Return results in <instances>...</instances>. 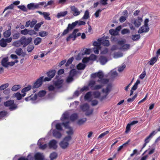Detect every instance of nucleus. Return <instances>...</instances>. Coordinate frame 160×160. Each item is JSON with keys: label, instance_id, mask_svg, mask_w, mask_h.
Masks as SVG:
<instances>
[{"label": "nucleus", "instance_id": "f257e3e1", "mask_svg": "<svg viewBox=\"0 0 160 160\" xmlns=\"http://www.w3.org/2000/svg\"><path fill=\"white\" fill-rule=\"evenodd\" d=\"M72 137L69 136L65 137L59 143L60 147L62 149H65L67 148L69 145L68 142L71 140Z\"/></svg>", "mask_w": 160, "mask_h": 160}, {"label": "nucleus", "instance_id": "f03ea898", "mask_svg": "<svg viewBox=\"0 0 160 160\" xmlns=\"http://www.w3.org/2000/svg\"><path fill=\"white\" fill-rule=\"evenodd\" d=\"M97 77L99 78L97 82L100 84H106L109 82V80L106 78H103L104 74L101 72H97Z\"/></svg>", "mask_w": 160, "mask_h": 160}, {"label": "nucleus", "instance_id": "7ed1b4c3", "mask_svg": "<svg viewBox=\"0 0 160 160\" xmlns=\"http://www.w3.org/2000/svg\"><path fill=\"white\" fill-rule=\"evenodd\" d=\"M4 105L6 107H9L11 111L15 110L17 108V105L14 103L13 100H8L4 102Z\"/></svg>", "mask_w": 160, "mask_h": 160}, {"label": "nucleus", "instance_id": "20e7f679", "mask_svg": "<svg viewBox=\"0 0 160 160\" xmlns=\"http://www.w3.org/2000/svg\"><path fill=\"white\" fill-rule=\"evenodd\" d=\"M19 40L21 43L23 45V47L25 48L32 42V38L29 37L27 38L25 36H22Z\"/></svg>", "mask_w": 160, "mask_h": 160}, {"label": "nucleus", "instance_id": "39448f33", "mask_svg": "<svg viewBox=\"0 0 160 160\" xmlns=\"http://www.w3.org/2000/svg\"><path fill=\"white\" fill-rule=\"evenodd\" d=\"M56 71L54 70H51L47 72V74L48 77H45L44 79V81H49L55 76Z\"/></svg>", "mask_w": 160, "mask_h": 160}, {"label": "nucleus", "instance_id": "423d86ee", "mask_svg": "<svg viewBox=\"0 0 160 160\" xmlns=\"http://www.w3.org/2000/svg\"><path fill=\"white\" fill-rule=\"evenodd\" d=\"M44 77L42 76L38 79L34 83L33 88H37L40 87L42 85L44 81Z\"/></svg>", "mask_w": 160, "mask_h": 160}, {"label": "nucleus", "instance_id": "0eeeda50", "mask_svg": "<svg viewBox=\"0 0 160 160\" xmlns=\"http://www.w3.org/2000/svg\"><path fill=\"white\" fill-rule=\"evenodd\" d=\"M53 85L56 89H59L63 87V80L62 79H58L55 81H53Z\"/></svg>", "mask_w": 160, "mask_h": 160}, {"label": "nucleus", "instance_id": "6e6552de", "mask_svg": "<svg viewBox=\"0 0 160 160\" xmlns=\"http://www.w3.org/2000/svg\"><path fill=\"white\" fill-rule=\"evenodd\" d=\"M12 41L11 37L6 39L2 38L0 40V46L3 48L5 47L7 45V43L10 42Z\"/></svg>", "mask_w": 160, "mask_h": 160}, {"label": "nucleus", "instance_id": "1a4fd4ad", "mask_svg": "<svg viewBox=\"0 0 160 160\" xmlns=\"http://www.w3.org/2000/svg\"><path fill=\"white\" fill-rule=\"evenodd\" d=\"M78 31V29H74L73 32L67 38V41L68 42L71 39H72L73 41H74L76 38V34Z\"/></svg>", "mask_w": 160, "mask_h": 160}, {"label": "nucleus", "instance_id": "9d476101", "mask_svg": "<svg viewBox=\"0 0 160 160\" xmlns=\"http://www.w3.org/2000/svg\"><path fill=\"white\" fill-rule=\"evenodd\" d=\"M57 142L56 140L54 139L51 140L48 143L49 148L56 149L57 148Z\"/></svg>", "mask_w": 160, "mask_h": 160}, {"label": "nucleus", "instance_id": "9b49d317", "mask_svg": "<svg viewBox=\"0 0 160 160\" xmlns=\"http://www.w3.org/2000/svg\"><path fill=\"white\" fill-rule=\"evenodd\" d=\"M88 90L89 88L88 86H84L80 89V91L78 90L75 91L74 93V95L76 97H78L80 93H82L84 91H87Z\"/></svg>", "mask_w": 160, "mask_h": 160}, {"label": "nucleus", "instance_id": "f8f14e48", "mask_svg": "<svg viewBox=\"0 0 160 160\" xmlns=\"http://www.w3.org/2000/svg\"><path fill=\"white\" fill-rule=\"evenodd\" d=\"M149 30V28L148 26H142L139 28L138 31V33L139 34H141L143 32L146 33L148 32Z\"/></svg>", "mask_w": 160, "mask_h": 160}, {"label": "nucleus", "instance_id": "ddd939ff", "mask_svg": "<svg viewBox=\"0 0 160 160\" xmlns=\"http://www.w3.org/2000/svg\"><path fill=\"white\" fill-rule=\"evenodd\" d=\"M142 21V18L138 17L137 19L134 20L133 23L136 27L138 28L141 25Z\"/></svg>", "mask_w": 160, "mask_h": 160}, {"label": "nucleus", "instance_id": "4468645a", "mask_svg": "<svg viewBox=\"0 0 160 160\" xmlns=\"http://www.w3.org/2000/svg\"><path fill=\"white\" fill-rule=\"evenodd\" d=\"M28 9L29 10H34L39 8V4L38 3H31L28 4L27 6Z\"/></svg>", "mask_w": 160, "mask_h": 160}, {"label": "nucleus", "instance_id": "2eb2a0df", "mask_svg": "<svg viewBox=\"0 0 160 160\" xmlns=\"http://www.w3.org/2000/svg\"><path fill=\"white\" fill-rule=\"evenodd\" d=\"M8 26L9 27L8 30H7L3 33V37L5 38H8L11 36V26L10 24H9Z\"/></svg>", "mask_w": 160, "mask_h": 160}, {"label": "nucleus", "instance_id": "dca6fc26", "mask_svg": "<svg viewBox=\"0 0 160 160\" xmlns=\"http://www.w3.org/2000/svg\"><path fill=\"white\" fill-rule=\"evenodd\" d=\"M34 158L35 160H43L44 157L42 153L38 152L35 154Z\"/></svg>", "mask_w": 160, "mask_h": 160}, {"label": "nucleus", "instance_id": "f3484780", "mask_svg": "<svg viewBox=\"0 0 160 160\" xmlns=\"http://www.w3.org/2000/svg\"><path fill=\"white\" fill-rule=\"evenodd\" d=\"M99 60L102 65L105 64L108 61L107 58L103 56H100L99 58Z\"/></svg>", "mask_w": 160, "mask_h": 160}, {"label": "nucleus", "instance_id": "a211bd4d", "mask_svg": "<svg viewBox=\"0 0 160 160\" xmlns=\"http://www.w3.org/2000/svg\"><path fill=\"white\" fill-rule=\"evenodd\" d=\"M70 8L72 11L74 12L73 15L74 16H77L80 14V12L78 11L77 8H76L75 6H72Z\"/></svg>", "mask_w": 160, "mask_h": 160}, {"label": "nucleus", "instance_id": "6ab92c4d", "mask_svg": "<svg viewBox=\"0 0 160 160\" xmlns=\"http://www.w3.org/2000/svg\"><path fill=\"white\" fill-rule=\"evenodd\" d=\"M8 57H6L2 58L1 61V64L2 66L5 67H8Z\"/></svg>", "mask_w": 160, "mask_h": 160}, {"label": "nucleus", "instance_id": "aec40b11", "mask_svg": "<svg viewBox=\"0 0 160 160\" xmlns=\"http://www.w3.org/2000/svg\"><path fill=\"white\" fill-rule=\"evenodd\" d=\"M111 86V85L108 84L107 86L106 89L103 88L102 91L103 93H104L106 94L107 96L109 93V92L110 91Z\"/></svg>", "mask_w": 160, "mask_h": 160}, {"label": "nucleus", "instance_id": "412c9836", "mask_svg": "<svg viewBox=\"0 0 160 160\" xmlns=\"http://www.w3.org/2000/svg\"><path fill=\"white\" fill-rule=\"evenodd\" d=\"M157 132H156L155 131H153L150 133L149 135L145 138L144 141L145 142L147 143H148L149 141V139L153 136Z\"/></svg>", "mask_w": 160, "mask_h": 160}, {"label": "nucleus", "instance_id": "4be33fe9", "mask_svg": "<svg viewBox=\"0 0 160 160\" xmlns=\"http://www.w3.org/2000/svg\"><path fill=\"white\" fill-rule=\"evenodd\" d=\"M53 135L54 137L57 138H60L62 136L61 133L56 130L53 131Z\"/></svg>", "mask_w": 160, "mask_h": 160}, {"label": "nucleus", "instance_id": "5701e85b", "mask_svg": "<svg viewBox=\"0 0 160 160\" xmlns=\"http://www.w3.org/2000/svg\"><path fill=\"white\" fill-rule=\"evenodd\" d=\"M78 23V21H76L75 22H72V24H69L68 25V28L70 30H72Z\"/></svg>", "mask_w": 160, "mask_h": 160}, {"label": "nucleus", "instance_id": "b1692460", "mask_svg": "<svg viewBox=\"0 0 160 160\" xmlns=\"http://www.w3.org/2000/svg\"><path fill=\"white\" fill-rule=\"evenodd\" d=\"M41 140L39 139L38 142V145L39 147V148L42 149H44L47 147V144H45L43 145H42V143L41 142Z\"/></svg>", "mask_w": 160, "mask_h": 160}, {"label": "nucleus", "instance_id": "393cba45", "mask_svg": "<svg viewBox=\"0 0 160 160\" xmlns=\"http://www.w3.org/2000/svg\"><path fill=\"white\" fill-rule=\"evenodd\" d=\"M89 108V106L87 103H85L81 106V109L83 111H86Z\"/></svg>", "mask_w": 160, "mask_h": 160}, {"label": "nucleus", "instance_id": "a878e982", "mask_svg": "<svg viewBox=\"0 0 160 160\" xmlns=\"http://www.w3.org/2000/svg\"><path fill=\"white\" fill-rule=\"evenodd\" d=\"M43 23V22H41L37 24H36L34 27V29L36 32L39 31V28L41 27V25Z\"/></svg>", "mask_w": 160, "mask_h": 160}, {"label": "nucleus", "instance_id": "bb28decb", "mask_svg": "<svg viewBox=\"0 0 160 160\" xmlns=\"http://www.w3.org/2000/svg\"><path fill=\"white\" fill-rule=\"evenodd\" d=\"M67 13L68 12L67 11L61 12L57 14V17L58 18H59L61 17H64L66 15Z\"/></svg>", "mask_w": 160, "mask_h": 160}, {"label": "nucleus", "instance_id": "cd10ccee", "mask_svg": "<svg viewBox=\"0 0 160 160\" xmlns=\"http://www.w3.org/2000/svg\"><path fill=\"white\" fill-rule=\"evenodd\" d=\"M21 88L20 85H16L12 86L11 90L13 91H16Z\"/></svg>", "mask_w": 160, "mask_h": 160}, {"label": "nucleus", "instance_id": "c85d7f7f", "mask_svg": "<svg viewBox=\"0 0 160 160\" xmlns=\"http://www.w3.org/2000/svg\"><path fill=\"white\" fill-rule=\"evenodd\" d=\"M20 36V33L18 32H17L14 33L12 36V38L13 39H17L19 38Z\"/></svg>", "mask_w": 160, "mask_h": 160}, {"label": "nucleus", "instance_id": "c756f323", "mask_svg": "<svg viewBox=\"0 0 160 160\" xmlns=\"http://www.w3.org/2000/svg\"><path fill=\"white\" fill-rule=\"evenodd\" d=\"M77 73V72L75 69L71 70L69 72V75L73 77L75 76Z\"/></svg>", "mask_w": 160, "mask_h": 160}, {"label": "nucleus", "instance_id": "7c9ffc66", "mask_svg": "<svg viewBox=\"0 0 160 160\" xmlns=\"http://www.w3.org/2000/svg\"><path fill=\"white\" fill-rule=\"evenodd\" d=\"M140 83V81L139 80H137L134 83V85L132 87L131 89L132 90H135L137 89L138 87V84Z\"/></svg>", "mask_w": 160, "mask_h": 160}, {"label": "nucleus", "instance_id": "2f4dec72", "mask_svg": "<svg viewBox=\"0 0 160 160\" xmlns=\"http://www.w3.org/2000/svg\"><path fill=\"white\" fill-rule=\"evenodd\" d=\"M95 84V82L94 81L92 80L90 81L88 83V86L90 87L91 89L93 90V88H94V85Z\"/></svg>", "mask_w": 160, "mask_h": 160}, {"label": "nucleus", "instance_id": "473e14b6", "mask_svg": "<svg viewBox=\"0 0 160 160\" xmlns=\"http://www.w3.org/2000/svg\"><path fill=\"white\" fill-rule=\"evenodd\" d=\"M39 35L41 37L47 36L48 34V32L45 31H42L39 32Z\"/></svg>", "mask_w": 160, "mask_h": 160}, {"label": "nucleus", "instance_id": "72a5a7b5", "mask_svg": "<svg viewBox=\"0 0 160 160\" xmlns=\"http://www.w3.org/2000/svg\"><path fill=\"white\" fill-rule=\"evenodd\" d=\"M87 120L86 118H82L79 119L77 122V124L79 125H81L83 124Z\"/></svg>", "mask_w": 160, "mask_h": 160}, {"label": "nucleus", "instance_id": "f704fd0d", "mask_svg": "<svg viewBox=\"0 0 160 160\" xmlns=\"http://www.w3.org/2000/svg\"><path fill=\"white\" fill-rule=\"evenodd\" d=\"M69 131H66V133L68 134V136H70L72 138V136L73 134V131L72 128L71 127L68 128Z\"/></svg>", "mask_w": 160, "mask_h": 160}, {"label": "nucleus", "instance_id": "c9c22d12", "mask_svg": "<svg viewBox=\"0 0 160 160\" xmlns=\"http://www.w3.org/2000/svg\"><path fill=\"white\" fill-rule=\"evenodd\" d=\"M58 156L57 153L55 152H53L51 153L50 156V158L51 160L56 159Z\"/></svg>", "mask_w": 160, "mask_h": 160}, {"label": "nucleus", "instance_id": "e433bc0d", "mask_svg": "<svg viewBox=\"0 0 160 160\" xmlns=\"http://www.w3.org/2000/svg\"><path fill=\"white\" fill-rule=\"evenodd\" d=\"M86 65L81 63H79L77 66V69L78 70H82L85 67Z\"/></svg>", "mask_w": 160, "mask_h": 160}, {"label": "nucleus", "instance_id": "4c0bfd02", "mask_svg": "<svg viewBox=\"0 0 160 160\" xmlns=\"http://www.w3.org/2000/svg\"><path fill=\"white\" fill-rule=\"evenodd\" d=\"M31 89V86L30 85H28L27 87H25L23 88L21 91L22 92H28Z\"/></svg>", "mask_w": 160, "mask_h": 160}, {"label": "nucleus", "instance_id": "58836bf2", "mask_svg": "<svg viewBox=\"0 0 160 160\" xmlns=\"http://www.w3.org/2000/svg\"><path fill=\"white\" fill-rule=\"evenodd\" d=\"M140 36L139 34L132 35V39L133 41H136L140 38Z\"/></svg>", "mask_w": 160, "mask_h": 160}, {"label": "nucleus", "instance_id": "ea45409f", "mask_svg": "<svg viewBox=\"0 0 160 160\" xmlns=\"http://www.w3.org/2000/svg\"><path fill=\"white\" fill-rule=\"evenodd\" d=\"M41 38L38 37L35 39L34 42L35 45H38L41 42Z\"/></svg>", "mask_w": 160, "mask_h": 160}, {"label": "nucleus", "instance_id": "a19ab883", "mask_svg": "<svg viewBox=\"0 0 160 160\" xmlns=\"http://www.w3.org/2000/svg\"><path fill=\"white\" fill-rule=\"evenodd\" d=\"M158 58L157 57H154L152 58L149 61V64L150 65H153L157 61Z\"/></svg>", "mask_w": 160, "mask_h": 160}, {"label": "nucleus", "instance_id": "79ce46f5", "mask_svg": "<svg viewBox=\"0 0 160 160\" xmlns=\"http://www.w3.org/2000/svg\"><path fill=\"white\" fill-rule=\"evenodd\" d=\"M110 34L112 35H117L118 34V32L115 30L114 29H111L109 31Z\"/></svg>", "mask_w": 160, "mask_h": 160}, {"label": "nucleus", "instance_id": "37998d69", "mask_svg": "<svg viewBox=\"0 0 160 160\" xmlns=\"http://www.w3.org/2000/svg\"><path fill=\"white\" fill-rule=\"evenodd\" d=\"M46 93V92L43 90L40 91L38 93V95L39 97L44 96Z\"/></svg>", "mask_w": 160, "mask_h": 160}, {"label": "nucleus", "instance_id": "c03bdc74", "mask_svg": "<svg viewBox=\"0 0 160 160\" xmlns=\"http://www.w3.org/2000/svg\"><path fill=\"white\" fill-rule=\"evenodd\" d=\"M13 46H14L16 47H19L22 45V44L21 43V42L19 40H18L17 41L14 42L13 43Z\"/></svg>", "mask_w": 160, "mask_h": 160}, {"label": "nucleus", "instance_id": "a18cd8bd", "mask_svg": "<svg viewBox=\"0 0 160 160\" xmlns=\"http://www.w3.org/2000/svg\"><path fill=\"white\" fill-rule=\"evenodd\" d=\"M91 52V50L90 49L87 48H84L83 49L82 52L83 55L85 54H90Z\"/></svg>", "mask_w": 160, "mask_h": 160}, {"label": "nucleus", "instance_id": "49530a36", "mask_svg": "<svg viewBox=\"0 0 160 160\" xmlns=\"http://www.w3.org/2000/svg\"><path fill=\"white\" fill-rule=\"evenodd\" d=\"M8 83H6L0 86V90H5V89L8 88L9 86Z\"/></svg>", "mask_w": 160, "mask_h": 160}, {"label": "nucleus", "instance_id": "de8ad7c7", "mask_svg": "<svg viewBox=\"0 0 160 160\" xmlns=\"http://www.w3.org/2000/svg\"><path fill=\"white\" fill-rule=\"evenodd\" d=\"M78 117V116L77 114L73 113L70 116V119L72 121H74Z\"/></svg>", "mask_w": 160, "mask_h": 160}, {"label": "nucleus", "instance_id": "09e8293b", "mask_svg": "<svg viewBox=\"0 0 160 160\" xmlns=\"http://www.w3.org/2000/svg\"><path fill=\"white\" fill-rule=\"evenodd\" d=\"M43 15L45 19L48 20H51L50 17L49 16L50 15L49 13L46 12H44L43 13Z\"/></svg>", "mask_w": 160, "mask_h": 160}, {"label": "nucleus", "instance_id": "8fccbe9b", "mask_svg": "<svg viewBox=\"0 0 160 160\" xmlns=\"http://www.w3.org/2000/svg\"><path fill=\"white\" fill-rule=\"evenodd\" d=\"M130 45L129 44H125L122 45L120 49L124 50H127L129 48Z\"/></svg>", "mask_w": 160, "mask_h": 160}, {"label": "nucleus", "instance_id": "3c124183", "mask_svg": "<svg viewBox=\"0 0 160 160\" xmlns=\"http://www.w3.org/2000/svg\"><path fill=\"white\" fill-rule=\"evenodd\" d=\"M92 96V92H89L87 93L85 95L84 98L86 100L89 99Z\"/></svg>", "mask_w": 160, "mask_h": 160}, {"label": "nucleus", "instance_id": "603ef678", "mask_svg": "<svg viewBox=\"0 0 160 160\" xmlns=\"http://www.w3.org/2000/svg\"><path fill=\"white\" fill-rule=\"evenodd\" d=\"M89 17V12L88 10L85 11L82 18L83 19H87Z\"/></svg>", "mask_w": 160, "mask_h": 160}, {"label": "nucleus", "instance_id": "864d4df0", "mask_svg": "<svg viewBox=\"0 0 160 160\" xmlns=\"http://www.w3.org/2000/svg\"><path fill=\"white\" fill-rule=\"evenodd\" d=\"M73 59L74 58L73 57H72L71 58H70L66 63L65 66H69V65L72 63V62L73 60Z\"/></svg>", "mask_w": 160, "mask_h": 160}, {"label": "nucleus", "instance_id": "5fc2aeb1", "mask_svg": "<svg viewBox=\"0 0 160 160\" xmlns=\"http://www.w3.org/2000/svg\"><path fill=\"white\" fill-rule=\"evenodd\" d=\"M105 84H101L100 85H96L94 86V88H93V90H98L101 88L103 87L104 86Z\"/></svg>", "mask_w": 160, "mask_h": 160}, {"label": "nucleus", "instance_id": "6e6d98bb", "mask_svg": "<svg viewBox=\"0 0 160 160\" xmlns=\"http://www.w3.org/2000/svg\"><path fill=\"white\" fill-rule=\"evenodd\" d=\"M102 43V45L105 46H108L110 44L109 41L107 40H103Z\"/></svg>", "mask_w": 160, "mask_h": 160}, {"label": "nucleus", "instance_id": "4d7b16f0", "mask_svg": "<svg viewBox=\"0 0 160 160\" xmlns=\"http://www.w3.org/2000/svg\"><path fill=\"white\" fill-rule=\"evenodd\" d=\"M56 128L58 130L62 131V130L61 124L60 123H58L56 124L55 125Z\"/></svg>", "mask_w": 160, "mask_h": 160}, {"label": "nucleus", "instance_id": "13d9d810", "mask_svg": "<svg viewBox=\"0 0 160 160\" xmlns=\"http://www.w3.org/2000/svg\"><path fill=\"white\" fill-rule=\"evenodd\" d=\"M90 60L95 61L97 59V56L94 54H91L88 57Z\"/></svg>", "mask_w": 160, "mask_h": 160}, {"label": "nucleus", "instance_id": "bf43d9fd", "mask_svg": "<svg viewBox=\"0 0 160 160\" xmlns=\"http://www.w3.org/2000/svg\"><path fill=\"white\" fill-rule=\"evenodd\" d=\"M28 29H25L23 30H22L20 31V33L22 35H26L28 34Z\"/></svg>", "mask_w": 160, "mask_h": 160}, {"label": "nucleus", "instance_id": "052dcab7", "mask_svg": "<svg viewBox=\"0 0 160 160\" xmlns=\"http://www.w3.org/2000/svg\"><path fill=\"white\" fill-rule=\"evenodd\" d=\"M70 31V30L69 28L67 27V28L64 30L63 32L61 35V36H63L67 34Z\"/></svg>", "mask_w": 160, "mask_h": 160}, {"label": "nucleus", "instance_id": "680f3d73", "mask_svg": "<svg viewBox=\"0 0 160 160\" xmlns=\"http://www.w3.org/2000/svg\"><path fill=\"white\" fill-rule=\"evenodd\" d=\"M15 52L18 55L20 56L22 52V50L21 48H18L16 50Z\"/></svg>", "mask_w": 160, "mask_h": 160}, {"label": "nucleus", "instance_id": "e2e57ef3", "mask_svg": "<svg viewBox=\"0 0 160 160\" xmlns=\"http://www.w3.org/2000/svg\"><path fill=\"white\" fill-rule=\"evenodd\" d=\"M69 121H67L65 122H63L62 123V124L63 125L64 127L66 128H71L69 125Z\"/></svg>", "mask_w": 160, "mask_h": 160}, {"label": "nucleus", "instance_id": "0e129e2a", "mask_svg": "<svg viewBox=\"0 0 160 160\" xmlns=\"http://www.w3.org/2000/svg\"><path fill=\"white\" fill-rule=\"evenodd\" d=\"M137 97V94H136L132 98H129L127 100L128 102H132L135 98Z\"/></svg>", "mask_w": 160, "mask_h": 160}, {"label": "nucleus", "instance_id": "69168bd1", "mask_svg": "<svg viewBox=\"0 0 160 160\" xmlns=\"http://www.w3.org/2000/svg\"><path fill=\"white\" fill-rule=\"evenodd\" d=\"M15 96L18 100H20L22 99V95L20 93V92H17L15 94Z\"/></svg>", "mask_w": 160, "mask_h": 160}, {"label": "nucleus", "instance_id": "338daca9", "mask_svg": "<svg viewBox=\"0 0 160 160\" xmlns=\"http://www.w3.org/2000/svg\"><path fill=\"white\" fill-rule=\"evenodd\" d=\"M55 89L56 88L53 85H50L48 87V89L50 91H54Z\"/></svg>", "mask_w": 160, "mask_h": 160}, {"label": "nucleus", "instance_id": "774afa93", "mask_svg": "<svg viewBox=\"0 0 160 160\" xmlns=\"http://www.w3.org/2000/svg\"><path fill=\"white\" fill-rule=\"evenodd\" d=\"M34 48V46L29 45L27 47V50L28 52H30L32 51Z\"/></svg>", "mask_w": 160, "mask_h": 160}]
</instances>
